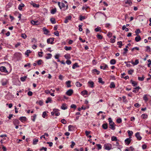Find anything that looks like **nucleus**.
<instances>
[{
    "label": "nucleus",
    "mask_w": 151,
    "mask_h": 151,
    "mask_svg": "<svg viewBox=\"0 0 151 151\" xmlns=\"http://www.w3.org/2000/svg\"><path fill=\"white\" fill-rule=\"evenodd\" d=\"M112 145L110 144H106L104 145V147L105 150H110L112 148Z\"/></svg>",
    "instance_id": "f257e3e1"
},
{
    "label": "nucleus",
    "mask_w": 151,
    "mask_h": 151,
    "mask_svg": "<svg viewBox=\"0 0 151 151\" xmlns=\"http://www.w3.org/2000/svg\"><path fill=\"white\" fill-rule=\"evenodd\" d=\"M124 2L125 3L126 5V7H128L129 6H130L132 4V2L131 0H124Z\"/></svg>",
    "instance_id": "f03ea898"
},
{
    "label": "nucleus",
    "mask_w": 151,
    "mask_h": 151,
    "mask_svg": "<svg viewBox=\"0 0 151 151\" xmlns=\"http://www.w3.org/2000/svg\"><path fill=\"white\" fill-rule=\"evenodd\" d=\"M109 124L110 126L109 128L111 129L114 130L115 129V124L114 122H110L109 123Z\"/></svg>",
    "instance_id": "7ed1b4c3"
},
{
    "label": "nucleus",
    "mask_w": 151,
    "mask_h": 151,
    "mask_svg": "<svg viewBox=\"0 0 151 151\" xmlns=\"http://www.w3.org/2000/svg\"><path fill=\"white\" fill-rule=\"evenodd\" d=\"M0 71L3 72H4L5 73H8V71L6 70V68L4 66H1L0 68Z\"/></svg>",
    "instance_id": "20e7f679"
},
{
    "label": "nucleus",
    "mask_w": 151,
    "mask_h": 151,
    "mask_svg": "<svg viewBox=\"0 0 151 151\" xmlns=\"http://www.w3.org/2000/svg\"><path fill=\"white\" fill-rule=\"evenodd\" d=\"M54 38H49L47 39V42L48 44H53V42L54 41Z\"/></svg>",
    "instance_id": "39448f33"
},
{
    "label": "nucleus",
    "mask_w": 151,
    "mask_h": 151,
    "mask_svg": "<svg viewBox=\"0 0 151 151\" xmlns=\"http://www.w3.org/2000/svg\"><path fill=\"white\" fill-rule=\"evenodd\" d=\"M58 5L60 9H61L62 8H65V5L63 3H60L59 2H58Z\"/></svg>",
    "instance_id": "423d86ee"
},
{
    "label": "nucleus",
    "mask_w": 151,
    "mask_h": 151,
    "mask_svg": "<svg viewBox=\"0 0 151 151\" xmlns=\"http://www.w3.org/2000/svg\"><path fill=\"white\" fill-rule=\"evenodd\" d=\"M135 136L138 140H140L142 138L139 132H137L135 134Z\"/></svg>",
    "instance_id": "0eeeda50"
},
{
    "label": "nucleus",
    "mask_w": 151,
    "mask_h": 151,
    "mask_svg": "<svg viewBox=\"0 0 151 151\" xmlns=\"http://www.w3.org/2000/svg\"><path fill=\"white\" fill-rule=\"evenodd\" d=\"M73 93V90L71 89H70L67 91L66 93L68 96H70Z\"/></svg>",
    "instance_id": "6e6552de"
},
{
    "label": "nucleus",
    "mask_w": 151,
    "mask_h": 151,
    "mask_svg": "<svg viewBox=\"0 0 151 151\" xmlns=\"http://www.w3.org/2000/svg\"><path fill=\"white\" fill-rule=\"evenodd\" d=\"M107 67V65L104 63L103 64L101 65L100 66V68L101 69L103 70L105 69Z\"/></svg>",
    "instance_id": "1a4fd4ad"
},
{
    "label": "nucleus",
    "mask_w": 151,
    "mask_h": 151,
    "mask_svg": "<svg viewBox=\"0 0 151 151\" xmlns=\"http://www.w3.org/2000/svg\"><path fill=\"white\" fill-rule=\"evenodd\" d=\"M71 18L72 17L71 16H69L66 17L64 21V22L65 23H67L68 22V20H71Z\"/></svg>",
    "instance_id": "9d476101"
},
{
    "label": "nucleus",
    "mask_w": 151,
    "mask_h": 151,
    "mask_svg": "<svg viewBox=\"0 0 151 151\" xmlns=\"http://www.w3.org/2000/svg\"><path fill=\"white\" fill-rule=\"evenodd\" d=\"M31 23L34 25H38L39 24V22L37 21H35L32 20L31 22Z\"/></svg>",
    "instance_id": "9b49d317"
},
{
    "label": "nucleus",
    "mask_w": 151,
    "mask_h": 151,
    "mask_svg": "<svg viewBox=\"0 0 151 151\" xmlns=\"http://www.w3.org/2000/svg\"><path fill=\"white\" fill-rule=\"evenodd\" d=\"M1 82L2 85L3 86H5L7 84L8 82V81L6 79H3L2 80Z\"/></svg>",
    "instance_id": "f8f14e48"
},
{
    "label": "nucleus",
    "mask_w": 151,
    "mask_h": 151,
    "mask_svg": "<svg viewBox=\"0 0 151 151\" xmlns=\"http://www.w3.org/2000/svg\"><path fill=\"white\" fill-rule=\"evenodd\" d=\"M42 29L44 32V34L45 35H47L49 33V31L45 27H43Z\"/></svg>",
    "instance_id": "ddd939ff"
},
{
    "label": "nucleus",
    "mask_w": 151,
    "mask_h": 151,
    "mask_svg": "<svg viewBox=\"0 0 151 151\" xmlns=\"http://www.w3.org/2000/svg\"><path fill=\"white\" fill-rule=\"evenodd\" d=\"M141 40V38L140 36L139 35H137V36L135 37V40L137 42H138L140 40Z\"/></svg>",
    "instance_id": "4468645a"
},
{
    "label": "nucleus",
    "mask_w": 151,
    "mask_h": 151,
    "mask_svg": "<svg viewBox=\"0 0 151 151\" xmlns=\"http://www.w3.org/2000/svg\"><path fill=\"white\" fill-rule=\"evenodd\" d=\"M19 119L22 122L25 121L26 120V118L25 116H22L20 117Z\"/></svg>",
    "instance_id": "2eb2a0df"
},
{
    "label": "nucleus",
    "mask_w": 151,
    "mask_h": 151,
    "mask_svg": "<svg viewBox=\"0 0 151 151\" xmlns=\"http://www.w3.org/2000/svg\"><path fill=\"white\" fill-rule=\"evenodd\" d=\"M68 128L69 131H72L74 129V127L73 125H70L68 126Z\"/></svg>",
    "instance_id": "dca6fc26"
},
{
    "label": "nucleus",
    "mask_w": 151,
    "mask_h": 151,
    "mask_svg": "<svg viewBox=\"0 0 151 151\" xmlns=\"http://www.w3.org/2000/svg\"><path fill=\"white\" fill-rule=\"evenodd\" d=\"M132 64L134 65H136L138 64L139 63V60L138 59H136L135 60V62H132Z\"/></svg>",
    "instance_id": "f3484780"
},
{
    "label": "nucleus",
    "mask_w": 151,
    "mask_h": 151,
    "mask_svg": "<svg viewBox=\"0 0 151 151\" xmlns=\"http://www.w3.org/2000/svg\"><path fill=\"white\" fill-rule=\"evenodd\" d=\"M61 108L63 110H65L67 108V106L65 104H63L61 106Z\"/></svg>",
    "instance_id": "a211bd4d"
},
{
    "label": "nucleus",
    "mask_w": 151,
    "mask_h": 151,
    "mask_svg": "<svg viewBox=\"0 0 151 151\" xmlns=\"http://www.w3.org/2000/svg\"><path fill=\"white\" fill-rule=\"evenodd\" d=\"M64 57L67 59H69L70 58V56L69 54H67L64 55Z\"/></svg>",
    "instance_id": "6ab92c4d"
},
{
    "label": "nucleus",
    "mask_w": 151,
    "mask_h": 151,
    "mask_svg": "<svg viewBox=\"0 0 151 151\" xmlns=\"http://www.w3.org/2000/svg\"><path fill=\"white\" fill-rule=\"evenodd\" d=\"M81 94L83 96L86 95L88 94V92L86 90H84L81 92Z\"/></svg>",
    "instance_id": "aec40b11"
},
{
    "label": "nucleus",
    "mask_w": 151,
    "mask_h": 151,
    "mask_svg": "<svg viewBox=\"0 0 151 151\" xmlns=\"http://www.w3.org/2000/svg\"><path fill=\"white\" fill-rule=\"evenodd\" d=\"M88 83L89 84V86L91 88H93V87L94 83L93 81H89L88 82Z\"/></svg>",
    "instance_id": "412c9836"
},
{
    "label": "nucleus",
    "mask_w": 151,
    "mask_h": 151,
    "mask_svg": "<svg viewBox=\"0 0 151 151\" xmlns=\"http://www.w3.org/2000/svg\"><path fill=\"white\" fill-rule=\"evenodd\" d=\"M24 5L23 4H20L18 8V9L20 10H21L22 9V7H24Z\"/></svg>",
    "instance_id": "4be33fe9"
},
{
    "label": "nucleus",
    "mask_w": 151,
    "mask_h": 151,
    "mask_svg": "<svg viewBox=\"0 0 151 151\" xmlns=\"http://www.w3.org/2000/svg\"><path fill=\"white\" fill-rule=\"evenodd\" d=\"M31 5H32L34 7L38 8L39 7V5L36 4L33 2H32L31 3Z\"/></svg>",
    "instance_id": "5701e85b"
},
{
    "label": "nucleus",
    "mask_w": 151,
    "mask_h": 151,
    "mask_svg": "<svg viewBox=\"0 0 151 151\" xmlns=\"http://www.w3.org/2000/svg\"><path fill=\"white\" fill-rule=\"evenodd\" d=\"M71 81H68L66 82V84L67 86V87L68 88L70 87L71 86L70 85Z\"/></svg>",
    "instance_id": "b1692460"
},
{
    "label": "nucleus",
    "mask_w": 151,
    "mask_h": 151,
    "mask_svg": "<svg viewBox=\"0 0 151 151\" xmlns=\"http://www.w3.org/2000/svg\"><path fill=\"white\" fill-rule=\"evenodd\" d=\"M125 142L126 144L129 145L131 139L130 138H127L125 140Z\"/></svg>",
    "instance_id": "393cba45"
},
{
    "label": "nucleus",
    "mask_w": 151,
    "mask_h": 151,
    "mask_svg": "<svg viewBox=\"0 0 151 151\" xmlns=\"http://www.w3.org/2000/svg\"><path fill=\"white\" fill-rule=\"evenodd\" d=\"M102 127L104 129H106L108 128V124L107 123L104 124L102 125Z\"/></svg>",
    "instance_id": "a878e982"
},
{
    "label": "nucleus",
    "mask_w": 151,
    "mask_h": 151,
    "mask_svg": "<svg viewBox=\"0 0 151 151\" xmlns=\"http://www.w3.org/2000/svg\"><path fill=\"white\" fill-rule=\"evenodd\" d=\"M145 78V77L143 75H142V77H138V78L139 81H142L144 80Z\"/></svg>",
    "instance_id": "bb28decb"
},
{
    "label": "nucleus",
    "mask_w": 151,
    "mask_h": 151,
    "mask_svg": "<svg viewBox=\"0 0 151 151\" xmlns=\"http://www.w3.org/2000/svg\"><path fill=\"white\" fill-rule=\"evenodd\" d=\"M52 56V55L49 53L47 54V56L46 57V58L48 59L50 58Z\"/></svg>",
    "instance_id": "cd10ccee"
},
{
    "label": "nucleus",
    "mask_w": 151,
    "mask_h": 151,
    "mask_svg": "<svg viewBox=\"0 0 151 151\" xmlns=\"http://www.w3.org/2000/svg\"><path fill=\"white\" fill-rule=\"evenodd\" d=\"M116 63V60L114 59H112L110 61V63L111 65H114Z\"/></svg>",
    "instance_id": "c85d7f7f"
},
{
    "label": "nucleus",
    "mask_w": 151,
    "mask_h": 151,
    "mask_svg": "<svg viewBox=\"0 0 151 151\" xmlns=\"http://www.w3.org/2000/svg\"><path fill=\"white\" fill-rule=\"evenodd\" d=\"M115 86L114 84V82L111 83L110 85V87L111 88H114L115 87Z\"/></svg>",
    "instance_id": "c756f323"
},
{
    "label": "nucleus",
    "mask_w": 151,
    "mask_h": 151,
    "mask_svg": "<svg viewBox=\"0 0 151 151\" xmlns=\"http://www.w3.org/2000/svg\"><path fill=\"white\" fill-rule=\"evenodd\" d=\"M78 67L79 66L78 65V64L77 63H76L73 65L72 66V68L74 69Z\"/></svg>",
    "instance_id": "7c9ffc66"
},
{
    "label": "nucleus",
    "mask_w": 151,
    "mask_h": 151,
    "mask_svg": "<svg viewBox=\"0 0 151 151\" xmlns=\"http://www.w3.org/2000/svg\"><path fill=\"white\" fill-rule=\"evenodd\" d=\"M51 98L50 97H48L47 98V100L45 102L47 104L49 102H51Z\"/></svg>",
    "instance_id": "2f4dec72"
},
{
    "label": "nucleus",
    "mask_w": 151,
    "mask_h": 151,
    "mask_svg": "<svg viewBox=\"0 0 151 151\" xmlns=\"http://www.w3.org/2000/svg\"><path fill=\"white\" fill-rule=\"evenodd\" d=\"M65 49L66 50H70L72 49V47H68L67 46H65L64 47Z\"/></svg>",
    "instance_id": "473e14b6"
},
{
    "label": "nucleus",
    "mask_w": 151,
    "mask_h": 151,
    "mask_svg": "<svg viewBox=\"0 0 151 151\" xmlns=\"http://www.w3.org/2000/svg\"><path fill=\"white\" fill-rule=\"evenodd\" d=\"M27 78L26 76H24L23 77H22L20 78V80L21 81L24 82L25 81L26 79Z\"/></svg>",
    "instance_id": "72a5a7b5"
},
{
    "label": "nucleus",
    "mask_w": 151,
    "mask_h": 151,
    "mask_svg": "<svg viewBox=\"0 0 151 151\" xmlns=\"http://www.w3.org/2000/svg\"><path fill=\"white\" fill-rule=\"evenodd\" d=\"M50 20L51 22L53 24H54L56 23V21H55V19L54 18H51L50 19Z\"/></svg>",
    "instance_id": "f704fd0d"
},
{
    "label": "nucleus",
    "mask_w": 151,
    "mask_h": 151,
    "mask_svg": "<svg viewBox=\"0 0 151 151\" xmlns=\"http://www.w3.org/2000/svg\"><path fill=\"white\" fill-rule=\"evenodd\" d=\"M131 82L134 86H135L137 85V83L135 81H131Z\"/></svg>",
    "instance_id": "c9c22d12"
},
{
    "label": "nucleus",
    "mask_w": 151,
    "mask_h": 151,
    "mask_svg": "<svg viewBox=\"0 0 151 151\" xmlns=\"http://www.w3.org/2000/svg\"><path fill=\"white\" fill-rule=\"evenodd\" d=\"M93 72L95 73H96V74L97 75H98L100 73V72L99 71H98L97 69H94L93 70Z\"/></svg>",
    "instance_id": "e433bc0d"
},
{
    "label": "nucleus",
    "mask_w": 151,
    "mask_h": 151,
    "mask_svg": "<svg viewBox=\"0 0 151 151\" xmlns=\"http://www.w3.org/2000/svg\"><path fill=\"white\" fill-rule=\"evenodd\" d=\"M117 45H119V47L121 48L122 45V41H119L117 42Z\"/></svg>",
    "instance_id": "4c0bfd02"
},
{
    "label": "nucleus",
    "mask_w": 151,
    "mask_h": 151,
    "mask_svg": "<svg viewBox=\"0 0 151 151\" xmlns=\"http://www.w3.org/2000/svg\"><path fill=\"white\" fill-rule=\"evenodd\" d=\"M111 140L112 141H117V139L116 137L113 136L111 138Z\"/></svg>",
    "instance_id": "58836bf2"
},
{
    "label": "nucleus",
    "mask_w": 151,
    "mask_h": 151,
    "mask_svg": "<svg viewBox=\"0 0 151 151\" xmlns=\"http://www.w3.org/2000/svg\"><path fill=\"white\" fill-rule=\"evenodd\" d=\"M127 132L128 134V135L129 136H130L132 135L133 134V132L132 131L128 130L127 131Z\"/></svg>",
    "instance_id": "ea45409f"
},
{
    "label": "nucleus",
    "mask_w": 151,
    "mask_h": 151,
    "mask_svg": "<svg viewBox=\"0 0 151 151\" xmlns=\"http://www.w3.org/2000/svg\"><path fill=\"white\" fill-rule=\"evenodd\" d=\"M56 12V8L53 9L51 10V13L52 14H54Z\"/></svg>",
    "instance_id": "a19ab883"
},
{
    "label": "nucleus",
    "mask_w": 151,
    "mask_h": 151,
    "mask_svg": "<svg viewBox=\"0 0 151 151\" xmlns=\"http://www.w3.org/2000/svg\"><path fill=\"white\" fill-rule=\"evenodd\" d=\"M76 86L78 87H80L82 85V84L80 83L79 82H77L76 83Z\"/></svg>",
    "instance_id": "79ce46f5"
},
{
    "label": "nucleus",
    "mask_w": 151,
    "mask_h": 151,
    "mask_svg": "<svg viewBox=\"0 0 151 151\" xmlns=\"http://www.w3.org/2000/svg\"><path fill=\"white\" fill-rule=\"evenodd\" d=\"M143 99L145 102H147L148 101V99L147 97V96L146 95H144L143 97Z\"/></svg>",
    "instance_id": "37998d69"
},
{
    "label": "nucleus",
    "mask_w": 151,
    "mask_h": 151,
    "mask_svg": "<svg viewBox=\"0 0 151 151\" xmlns=\"http://www.w3.org/2000/svg\"><path fill=\"white\" fill-rule=\"evenodd\" d=\"M31 52V51L30 50H27L26 52L25 53V54L26 55H27V56L29 55V54Z\"/></svg>",
    "instance_id": "c03bdc74"
},
{
    "label": "nucleus",
    "mask_w": 151,
    "mask_h": 151,
    "mask_svg": "<svg viewBox=\"0 0 151 151\" xmlns=\"http://www.w3.org/2000/svg\"><path fill=\"white\" fill-rule=\"evenodd\" d=\"M98 82L100 83H101L102 84H104V82L103 81H102V78H98Z\"/></svg>",
    "instance_id": "a18cd8bd"
},
{
    "label": "nucleus",
    "mask_w": 151,
    "mask_h": 151,
    "mask_svg": "<svg viewBox=\"0 0 151 151\" xmlns=\"http://www.w3.org/2000/svg\"><path fill=\"white\" fill-rule=\"evenodd\" d=\"M32 117L33 118H32V120L33 121L35 122L36 118V115L34 114Z\"/></svg>",
    "instance_id": "49530a36"
},
{
    "label": "nucleus",
    "mask_w": 151,
    "mask_h": 151,
    "mask_svg": "<svg viewBox=\"0 0 151 151\" xmlns=\"http://www.w3.org/2000/svg\"><path fill=\"white\" fill-rule=\"evenodd\" d=\"M101 28L100 27H97L95 29V31L96 32H98L101 30Z\"/></svg>",
    "instance_id": "de8ad7c7"
},
{
    "label": "nucleus",
    "mask_w": 151,
    "mask_h": 151,
    "mask_svg": "<svg viewBox=\"0 0 151 151\" xmlns=\"http://www.w3.org/2000/svg\"><path fill=\"white\" fill-rule=\"evenodd\" d=\"M61 122L62 123L64 124H65L67 123V122L66 120H65L64 119H62L61 121Z\"/></svg>",
    "instance_id": "09e8293b"
},
{
    "label": "nucleus",
    "mask_w": 151,
    "mask_h": 151,
    "mask_svg": "<svg viewBox=\"0 0 151 151\" xmlns=\"http://www.w3.org/2000/svg\"><path fill=\"white\" fill-rule=\"evenodd\" d=\"M38 140L37 139H34L33 140V144L35 145L37 144V142H38Z\"/></svg>",
    "instance_id": "8fccbe9b"
},
{
    "label": "nucleus",
    "mask_w": 151,
    "mask_h": 151,
    "mask_svg": "<svg viewBox=\"0 0 151 151\" xmlns=\"http://www.w3.org/2000/svg\"><path fill=\"white\" fill-rule=\"evenodd\" d=\"M21 36L24 39H26L27 37V35L25 34H22Z\"/></svg>",
    "instance_id": "3c124183"
},
{
    "label": "nucleus",
    "mask_w": 151,
    "mask_h": 151,
    "mask_svg": "<svg viewBox=\"0 0 151 151\" xmlns=\"http://www.w3.org/2000/svg\"><path fill=\"white\" fill-rule=\"evenodd\" d=\"M97 38L99 39H102V36L101 35L98 34L97 36Z\"/></svg>",
    "instance_id": "603ef678"
},
{
    "label": "nucleus",
    "mask_w": 151,
    "mask_h": 151,
    "mask_svg": "<svg viewBox=\"0 0 151 151\" xmlns=\"http://www.w3.org/2000/svg\"><path fill=\"white\" fill-rule=\"evenodd\" d=\"M47 115V113L46 111H44L43 112V114H42V117L44 118L45 117L46 115Z\"/></svg>",
    "instance_id": "864d4df0"
},
{
    "label": "nucleus",
    "mask_w": 151,
    "mask_h": 151,
    "mask_svg": "<svg viewBox=\"0 0 151 151\" xmlns=\"http://www.w3.org/2000/svg\"><path fill=\"white\" fill-rule=\"evenodd\" d=\"M122 120L121 118H118L116 120V122L118 123H120L122 122Z\"/></svg>",
    "instance_id": "5fc2aeb1"
},
{
    "label": "nucleus",
    "mask_w": 151,
    "mask_h": 151,
    "mask_svg": "<svg viewBox=\"0 0 151 151\" xmlns=\"http://www.w3.org/2000/svg\"><path fill=\"white\" fill-rule=\"evenodd\" d=\"M134 72V70H129L128 71V73L130 75H132V73Z\"/></svg>",
    "instance_id": "6e6d98bb"
},
{
    "label": "nucleus",
    "mask_w": 151,
    "mask_h": 151,
    "mask_svg": "<svg viewBox=\"0 0 151 151\" xmlns=\"http://www.w3.org/2000/svg\"><path fill=\"white\" fill-rule=\"evenodd\" d=\"M135 33H136V35H138V34L139 33H140V31L139 29H137L136 30V31H135Z\"/></svg>",
    "instance_id": "4d7b16f0"
},
{
    "label": "nucleus",
    "mask_w": 151,
    "mask_h": 151,
    "mask_svg": "<svg viewBox=\"0 0 151 151\" xmlns=\"http://www.w3.org/2000/svg\"><path fill=\"white\" fill-rule=\"evenodd\" d=\"M146 50L148 52H150V47L149 46H147L146 47Z\"/></svg>",
    "instance_id": "13d9d810"
},
{
    "label": "nucleus",
    "mask_w": 151,
    "mask_h": 151,
    "mask_svg": "<svg viewBox=\"0 0 151 151\" xmlns=\"http://www.w3.org/2000/svg\"><path fill=\"white\" fill-rule=\"evenodd\" d=\"M147 115L145 114H143L142 115L141 117L143 119L146 118L147 117Z\"/></svg>",
    "instance_id": "bf43d9fd"
},
{
    "label": "nucleus",
    "mask_w": 151,
    "mask_h": 151,
    "mask_svg": "<svg viewBox=\"0 0 151 151\" xmlns=\"http://www.w3.org/2000/svg\"><path fill=\"white\" fill-rule=\"evenodd\" d=\"M85 19V17L83 16H81L80 17V20L82 21L83 20Z\"/></svg>",
    "instance_id": "052dcab7"
},
{
    "label": "nucleus",
    "mask_w": 151,
    "mask_h": 151,
    "mask_svg": "<svg viewBox=\"0 0 151 151\" xmlns=\"http://www.w3.org/2000/svg\"><path fill=\"white\" fill-rule=\"evenodd\" d=\"M42 62V60H39L37 62V63L38 65H40L41 64Z\"/></svg>",
    "instance_id": "680f3d73"
},
{
    "label": "nucleus",
    "mask_w": 151,
    "mask_h": 151,
    "mask_svg": "<svg viewBox=\"0 0 151 151\" xmlns=\"http://www.w3.org/2000/svg\"><path fill=\"white\" fill-rule=\"evenodd\" d=\"M78 27H79V30L80 31V32H81L82 31V25H80L78 26Z\"/></svg>",
    "instance_id": "e2e57ef3"
},
{
    "label": "nucleus",
    "mask_w": 151,
    "mask_h": 151,
    "mask_svg": "<svg viewBox=\"0 0 151 151\" xmlns=\"http://www.w3.org/2000/svg\"><path fill=\"white\" fill-rule=\"evenodd\" d=\"M66 63L68 65H70L71 64V62L70 60H67L66 61Z\"/></svg>",
    "instance_id": "0e129e2a"
},
{
    "label": "nucleus",
    "mask_w": 151,
    "mask_h": 151,
    "mask_svg": "<svg viewBox=\"0 0 151 151\" xmlns=\"http://www.w3.org/2000/svg\"><path fill=\"white\" fill-rule=\"evenodd\" d=\"M148 62L149 63L148 64V66L149 67H150V65H151V60L150 59H149L147 60Z\"/></svg>",
    "instance_id": "69168bd1"
},
{
    "label": "nucleus",
    "mask_w": 151,
    "mask_h": 151,
    "mask_svg": "<svg viewBox=\"0 0 151 151\" xmlns=\"http://www.w3.org/2000/svg\"><path fill=\"white\" fill-rule=\"evenodd\" d=\"M96 145L97 146L99 150L101 149V146L100 144H97Z\"/></svg>",
    "instance_id": "338daca9"
},
{
    "label": "nucleus",
    "mask_w": 151,
    "mask_h": 151,
    "mask_svg": "<svg viewBox=\"0 0 151 151\" xmlns=\"http://www.w3.org/2000/svg\"><path fill=\"white\" fill-rule=\"evenodd\" d=\"M107 36L109 37H111L112 36V34L111 33V32H109L107 34Z\"/></svg>",
    "instance_id": "774afa93"
}]
</instances>
